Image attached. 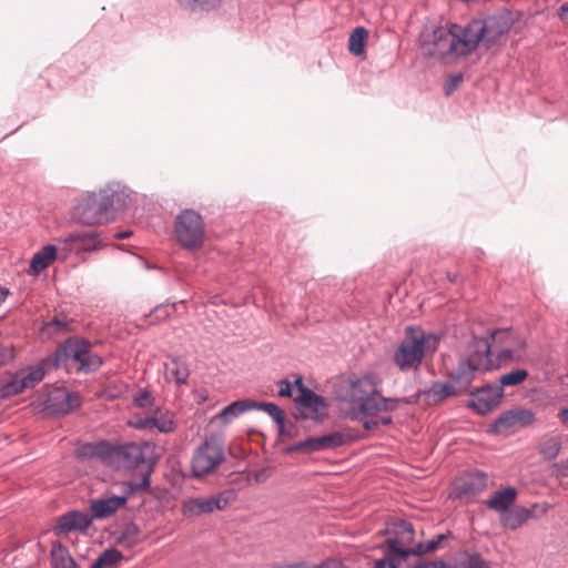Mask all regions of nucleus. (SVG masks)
I'll list each match as a JSON object with an SVG mask.
<instances>
[{
  "label": "nucleus",
  "instance_id": "55",
  "mask_svg": "<svg viewBox=\"0 0 568 568\" xmlns=\"http://www.w3.org/2000/svg\"><path fill=\"white\" fill-rule=\"evenodd\" d=\"M8 295H9V290L4 288V287H1L0 288V305L6 301Z\"/></svg>",
  "mask_w": 568,
  "mask_h": 568
},
{
  "label": "nucleus",
  "instance_id": "32",
  "mask_svg": "<svg viewBox=\"0 0 568 568\" xmlns=\"http://www.w3.org/2000/svg\"><path fill=\"white\" fill-rule=\"evenodd\" d=\"M95 448H97V450H95L94 458H98L102 463H104L111 467H114L116 446H113L104 440H101V442H97Z\"/></svg>",
  "mask_w": 568,
  "mask_h": 568
},
{
  "label": "nucleus",
  "instance_id": "61",
  "mask_svg": "<svg viewBox=\"0 0 568 568\" xmlns=\"http://www.w3.org/2000/svg\"><path fill=\"white\" fill-rule=\"evenodd\" d=\"M535 515H538L536 518L542 517L544 515H540V508L535 509Z\"/></svg>",
  "mask_w": 568,
  "mask_h": 568
},
{
  "label": "nucleus",
  "instance_id": "60",
  "mask_svg": "<svg viewBox=\"0 0 568 568\" xmlns=\"http://www.w3.org/2000/svg\"><path fill=\"white\" fill-rule=\"evenodd\" d=\"M3 393H4V385L0 387V399L9 397V396H2Z\"/></svg>",
  "mask_w": 568,
  "mask_h": 568
},
{
  "label": "nucleus",
  "instance_id": "18",
  "mask_svg": "<svg viewBox=\"0 0 568 568\" xmlns=\"http://www.w3.org/2000/svg\"><path fill=\"white\" fill-rule=\"evenodd\" d=\"M79 406V395L62 388L52 390L45 402V408L53 414H68Z\"/></svg>",
  "mask_w": 568,
  "mask_h": 568
},
{
  "label": "nucleus",
  "instance_id": "37",
  "mask_svg": "<svg viewBox=\"0 0 568 568\" xmlns=\"http://www.w3.org/2000/svg\"><path fill=\"white\" fill-rule=\"evenodd\" d=\"M446 539V536L444 534L437 535L434 539L428 540L424 544H418L415 547L414 555H424L427 552L435 551L436 549L440 548V544Z\"/></svg>",
  "mask_w": 568,
  "mask_h": 568
},
{
  "label": "nucleus",
  "instance_id": "36",
  "mask_svg": "<svg viewBox=\"0 0 568 568\" xmlns=\"http://www.w3.org/2000/svg\"><path fill=\"white\" fill-rule=\"evenodd\" d=\"M528 377V372L526 369H516L510 373L504 374L500 377L501 388L504 386H516L521 384Z\"/></svg>",
  "mask_w": 568,
  "mask_h": 568
},
{
  "label": "nucleus",
  "instance_id": "30",
  "mask_svg": "<svg viewBox=\"0 0 568 568\" xmlns=\"http://www.w3.org/2000/svg\"><path fill=\"white\" fill-rule=\"evenodd\" d=\"M389 410H375L374 414H367L364 419H359L366 430L377 428L379 425H390L392 417L387 414Z\"/></svg>",
  "mask_w": 568,
  "mask_h": 568
},
{
  "label": "nucleus",
  "instance_id": "49",
  "mask_svg": "<svg viewBox=\"0 0 568 568\" xmlns=\"http://www.w3.org/2000/svg\"><path fill=\"white\" fill-rule=\"evenodd\" d=\"M463 79L460 75L453 77L448 83L445 84V93L449 95L460 83Z\"/></svg>",
  "mask_w": 568,
  "mask_h": 568
},
{
  "label": "nucleus",
  "instance_id": "4",
  "mask_svg": "<svg viewBox=\"0 0 568 568\" xmlns=\"http://www.w3.org/2000/svg\"><path fill=\"white\" fill-rule=\"evenodd\" d=\"M495 366L490 357V345L487 339L480 338L468 348V357L462 361L457 368L450 373L449 381L458 395L469 390L476 372L487 371Z\"/></svg>",
  "mask_w": 568,
  "mask_h": 568
},
{
  "label": "nucleus",
  "instance_id": "19",
  "mask_svg": "<svg viewBox=\"0 0 568 568\" xmlns=\"http://www.w3.org/2000/svg\"><path fill=\"white\" fill-rule=\"evenodd\" d=\"M540 508V515H546L549 506L547 504H534L530 508L515 507L501 514V524L510 529H517L523 526L530 517H537L535 509Z\"/></svg>",
  "mask_w": 568,
  "mask_h": 568
},
{
  "label": "nucleus",
  "instance_id": "34",
  "mask_svg": "<svg viewBox=\"0 0 568 568\" xmlns=\"http://www.w3.org/2000/svg\"><path fill=\"white\" fill-rule=\"evenodd\" d=\"M68 327L69 323L65 318L55 317L43 325L42 335L45 337H51L55 334L68 332Z\"/></svg>",
  "mask_w": 568,
  "mask_h": 568
},
{
  "label": "nucleus",
  "instance_id": "25",
  "mask_svg": "<svg viewBox=\"0 0 568 568\" xmlns=\"http://www.w3.org/2000/svg\"><path fill=\"white\" fill-rule=\"evenodd\" d=\"M516 497L517 490L513 487H507L493 494L486 501V505L489 509L503 514L514 504Z\"/></svg>",
  "mask_w": 568,
  "mask_h": 568
},
{
  "label": "nucleus",
  "instance_id": "16",
  "mask_svg": "<svg viewBox=\"0 0 568 568\" xmlns=\"http://www.w3.org/2000/svg\"><path fill=\"white\" fill-rule=\"evenodd\" d=\"M504 390L501 386L487 385L471 393V407L479 414L485 415L496 408L503 397Z\"/></svg>",
  "mask_w": 568,
  "mask_h": 568
},
{
  "label": "nucleus",
  "instance_id": "47",
  "mask_svg": "<svg viewBox=\"0 0 568 568\" xmlns=\"http://www.w3.org/2000/svg\"><path fill=\"white\" fill-rule=\"evenodd\" d=\"M179 1L184 6L199 4V6L205 7V8L215 7L217 3L221 2V0H179Z\"/></svg>",
  "mask_w": 568,
  "mask_h": 568
},
{
  "label": "nucleus",
  "instance_id": "12",
  "mask_svg": "<svg viewBox=\"0 0 568 568\" xmlns=\"http://www.w3.org/2000/svg\"><path fill=\"white\" fill-rule=\"evenodd\" d=\"M393 532L395 537L388 538L386 541L388 552L402 558L414 555L415 548L412 547L414 529L412 524L399 520L394 524Z\"/></svg>",
  "mask_w": 568,
  "mask_h": 568
},
{
  "label": "nucleus",
  "instance_id": "3",
  "mask_svg": "<svg viewBox=\"0 0 568 568\" xmlns=\"http://www.w3.org/2000/svg\"><path fill=\"white\" fill-rule=\"evenodd\" d=\"M438 338L420 327L409 326L393 355L394 364L400 372L417 371L426 354L437 349Z\"/></svg>",
  "mask_w": 568,
  "mask_h": 568
},
{
  "label": "nucleus",
  "instance_id": "15",
  "mask_svg": "<svg viewBox=\"0 0 568 568\" xmlns=\"http://www.w3.org/2000/svg\"><path fill=\"white\" fill-rule=\"evenodd\" d=\"M343 435L332 433L320 437H310L288 447L290 453L312 454L338 447L343 444Z\"/></svg>",
  "mask_w": 568,
  "mask_h": 568
},
{
  "label": "nucleus",
  "instance_id": "54",
  "mask_svg": "<svg viewBox=\"0 0 568 568\" xmlns=\"http://www.w3.org/2000/svg\"><path fill=\"white\" fill-rule=\"evenodd\" d=\"M558 418L560 423L568 428V407L559 410Z\"/></svg>",
  "mask_w": 568,
  "mask_h": 568
},
{
  "label": "nucleus",
  "instance_id": "29",
  "mask_svg": "<svg viewBox=\"0 0 568 568\" xmlns=\"http://www.w3.org/2000/svg\"><path fill=\"white\" fill-rule=\"evenodd\" d=\"M367 36V30L363 27L353 30L348 39V50L352 54L362 55L364 53Z\"/></svg>",
  "mask_w": 568,
  "mask_h": 568
},
{
  "label": "nucleus",
  "instance_id": "52",
  "mask_svg": "<svg viewBox=\"0 0 568 568\" xmlns=\"http://www.w3.org/2000/svg\"><path fill=\"white\" fill-rule=\"evenodd\" d=\"M558 17L565 24H568V2L562 3L558 9Z\"/></svg>",
  "mask_w": 568,
  "mask_h": 568
},
{
  "label": "nucleus",
  "instance_id": "26",
  "mask_svg": "<svg viewBox=\"0 0 568 568\" xmlns=\"http://www.w3.org/2000/svg\"><path fill=\"white\" fill-rule=\"evenodd\" d=\"M255 404L250 400H236L230 405H227L222 412L219 414V418L224 423L229 424L234 418L239 417L246 410L253 408Z\"/></svg>",
  "mask_w": 568,
  "mask_h": 568
},
{
  "label": "nucleus",
  "instance_id": "17",
  "mask_svg": "<svg viewBox=\"0 0 568 568\" xmlns=\"http://www.w3.org/2000/svg\"><path fill=\"white\" fill-rule=\"evenodd\" d=\"M535 422V415L526 408H516L503 413L495 423L498 432L516 430L531 425Z\"/></svg>",
  "mask_w": 568,
  "mask_h": 568
},
{
  "label": "nucleus",
  "instance_id": "38",
  "mask_svg": "<svg viewBox=\"0 0 568 568\" xmlns=\"http://www.w3.org/2000/svg\"><path fill=\"white\" fill-rule=\"evenodd\" d=\"M560 450V443L556 438L546 439L540 445V453L548 459L557 457Z\"/></svg>",
  "mask_w": 568,
  "mask_h": 568
},
{
  "label": "nucleus",
  "instance_id": "21",
  "mask_svg": "<svg viewBox=\"0 0 568 568\" xmlns=\"http://www.w3.org/2000/svg\"><path fill=\"white\" fill-rule=\"evenodd\" d=\"M91 526V518L80 511H71L59 517L55 531L57 534H68L77 530H85Z\"/></svg>",
  "mask_w": 568,
  "mask_h": 568
},
{
  "label": "nucleus",
  "instance_id": "44",
  "mask_svg": "<svg viewBox=\"0 0 568 568\" xmlns=\"http://www.w3.org/2000/svg\"><path fill=\"white\" fill-rule=\"evenodd\" d=\"M134 404L138 407L144 408L152 404V396L149 392H139L134 397Z\"/></svg>",
  "mask_w": 568,
  "mask_h": 568
},
{
  "label": "nucleus",
  "instance_id": "23",
  "mask_svg": "<svg viewBox=\"0 0 568 568\" xmlns=\"http://www.w3.org/2000/svg\"><path fill=\"white\" fill-rule=\"evenodd\" d=\"M190 375L186 362L179 356L170 357L164 364V376L168 382H174L178 385L185 384Z\"/></svg>",
  "mask_w": 568,
  "mask_h": 568
},
{
  "label": "nucleus",
  "instance_id": "13",
  "mask_svg": "<svg viewBox=\"0 0 568 568\" xmlns=\"http://www.w3.org/2000/svg\"><path fill=\"white\" fill-rule=\"evenodd\" d=\"M44 368L42 365L23 369L16 374L10 382L4 384V393L2 396H14L22 393L27 388H33L44 377Z\"/></svg>",
  "mask_w": 568,
  "mask_h": 568
},
{
  "label": "nucleus",
  "instance_id": "6",
  "mask_svg": "<svg viewBox=\"0 0 568 568\" xmlns=\"http://www.w3.org/2000/svg\"><path fill=\"white\" fill-rule=\"evenodd\" d=\"M174 235L182 247L200 248L205 239V225L201 214L192 209L181 211L174 221Z\"/></svg>",
  "mask_w": 568,
  "mask_h": 568
},
{
  "label": "nucleus",
  "instance_id": "28",
  "mask_svg": "<svg viewBox=\"0 0 568 568\" xmlns=\"http://www.w3.org/2000/svg\"><path fill=\"white\" fill-rule=\"evenodd\" d=\"M103 191H108L113 195L110 200L105 201V216L109 221L111 213L121 211L126 206L129 195L124 191H116L111 187H106Z\"/></svg>",
  "mask_w": 568,
  "mask_h": 568
},
{
  "label": "nucleus",
  "instance_id": "9",
  "mask_svg": "<svg viewBox=\"0 0 568 568\" xmlns=\"http://www.w3.org/2000/svg\"><path fill=\"white\" fill-rule=\"evenodd\" d=\"M154 446L151 443H129L116 446L114 468H133L152 463Z\"/></svg>",
  "mask_w": 568,
  "mask_h": 568
},
{
  "label": "nucleus",
  "instance_id": "41",
  "mask_svg": "<svg viewBox=\"0 0 568 568\" xmlns=\"http://www.w3.org/2000/svg\"><path fill=\"white\" fill-rule=\"evenodd\" d=\"M297 394V386L287 381H281L278 385V395L282 397H295Z\"/></svg>",
  "mask_w": 568,
  "mask_h": 568
},
{
  "label": "nucleus",
  "instance_id": "7",
  "mask_svg": "<svg viewBox=\"0 0 568 568\" xmlns=\"http://www.w3.org/2000/svg\"><path fill=\"white\" fill-rule=\"evenodd\" d=\"M225 459L224 448L216 439L211 438L199 446L192 456V474L201 478L212 474Z\"/></svg>",
  "mask_w": 568,
  "mask_h": 568
},
{
  "label": "nucleus",
  "instance_id": "62",
  "mask_svg": "<svg viewBox=\"0 0 568 568\" xmlns=\"http://www.w3.org/2000/svg\"><path fill=\"white\" fill-rule=\"evenodd\" d=\"M67 568H79V567H78V566H77V564L73 561V562H72V565H71V567H67Z\"/></svg>",
  "mask_w": 568,
  "mask_h": 568
},
{
  "label": "nucleus",
  "instance_id": "59",
  "mask_svg": "<svg viewBox=\"0 0 568 568\" xmlns=\"http://www.w3.org/2000/svg\"><path fill=\"white\" fill-rule=\"evenodd\" d=\"M91 568H104V566L102 565V562H100V560H99V559H97V560L92 564Z\"/></svg>",
  "mask_w": 568,
  "mask_h": 568
},
{
  "label": "nucleus",
  "instance_id": "35",
  "mask_svg": "<svg viewBox=\"0 0 568 568\" xmlns=\"http://www.w3.org/2000/svg\"><path fill=\"white\" fill-rule=\"evenodd\" d=\"M258 408L267 413L280 428V433L284 432L285 414L284 412L273 403H262Z\"/></svg>",
  "mask_w": 568,
  "mask_h": 568
},
{
  "label": "nucleus",
  "instance_id": "48",
  "mask_svg": "<svg viewBox=\"0 0 568 568\" xmlns=\"http://www.w3.org/2000/svg\"><path fill=\"white\" fill-rule=\"evenodd\" d=\"M87 236H88V235H87V234H84V233H72V234H70L68 237H65V239L63 240V243H64L65 245H68V244L81 243V242H84V241H85Z\"/></svg>",
  "mask_w": 568,
  "mask_h": 568
},
{
  "label": "nucleus",
  "instance_id": "11",
  "mask_svg": "<svg viewBox=\"0 0 568 568\" xmlns=\"http://www.w3.org/2000/svg\"><path fill=\"white\" fill-rule=\"evenodd\" d=\"M295 385L297 386L295 402L303 409L302 417L314 420L325 418L327 415V404L325 399L313 390L304 387L302 378H297Z\"/></svg>",
  "mask_w": 568,
  "mask_h": 568
},
{
  "label": "nucleus",
  "instance_id": "43",
  "mask_svg": "<svg viewBox=\"0 0 568 568\" xmlns=\"http://www.w3.org/2000/svg\"><path fill=\"white\" fill-rule=\"evenodd\" d=\"M95 445H97V443H88V444L81 445L77 449V453L82 458H94L95 450H97Z\"/></svg>",
  "mask_w": 568,
  "mask_h": 568
},
{
  "label": "nucleus",
  "instance_id": "51",
  "mask_svg": "<svg viewBox=\"0 0 568 568\" xmlns=\"http://www.w3.org/2000/svg\"><path fill=\"white\" fill-rule=\"evenodd\" d=\"M375 568H396L393 559L384 558L375 562Z\"/></svg>",
  "mask_w": 568,
  "mask_h": 568
},
{
  "label": "nucleus",
  "instance_id": "42",
  "mask_svg": "<svg viewBox=\"0 0 568 568\" xmlns=\"http://www.w3.org/2000/svg\"><path fill=\"white\" fill-rule=\"evenodd\" d=\"M129 425L136 429H151V416L150 417L134 416L129 420Z\"/></svg>",
  "mask_w": 568,
  "mask_h": 568
},
{
  "label": "nucleus",
  "instance_id": "31",
  "mask_svg": "<svg viewBox=\"0 0 568 568\" xmlns=\"http://www.w3.org/2000/svg\"><path fill=\"white\" fill-rule=\"evenodd\" d=\"M73 558L70 556L68 549L62 545L53 546L51 550V564L53 568L71 567Z\"/></svg>",
  "mask_w": 568,
  "mask_h": 568
},
{
  "label": "nucleus",
  "instance_id": "8",
  "mask_svg": "<svg viewBox=\"0 0 568 568\" xmlns=\"http://www.w3.org/2000/svg\"><path fill=\"white\" fill-rule=\"evenodd\" d=\"M112 193L101 191L99 194H84L74 207V216L88 225L101 224L108 221L105 216V201L112 197Z\"/></svg>",
  "mask_w": 568,
  "mask_h": 568
},
{
  "label": "nucleus",
  "instance_id": "45",
  "mask_svg": "<svg viewBox=\"0 0 568 568\" xmlns=\"http://www.w3.org/2000/svg\"><path fill=\"white\" fill-rule=\"evenodd\" d=\"M465 568H489V565L479 555H471L468 557Z\"/></svg>",
  "mask_w": 568,
  "mask_h": 568
},
{
  "label": "nucleus",
  "instance_id": "20",
  "mask_svg": "<svg viewBox=\"0 0 568 568\" xmlns=\"http://www.w3.org/2000/svg\"><path fill=\"white\" fill-rule=\"evenodd\" d=\"M504 337L511 339L513 342L499 353L500 361H524L527 346L526 341L521 337H514L508 331H496L493 334L494 341H499Z\"/></svg>",
  "mask_w": 568,
  "mask_h": 568
},
{
  "label": "nucleus",
  "instance_id": "2",
  "mask_svg": "<svg viewBox=\"0 0 568 568\" xmlns=\"http://www.w3.org/2000/svg\"><path fill=\"white\" fill-rule=\"evenodd\" d=\"M379 379L367 374L361 377L349 379L342 386L339 397L343 402L353 405L347 412L352 419H364L367 414H374L375 410H395L399 404H409L405 398H383L377 397Z\"/></svg>",
  "mask_w": 568,
  "mask_h": 568
},
{
  "label": "nucleus",
  "instance_id": "33",
  "mask_svg": "<svg viewBox=\"0 0 568 568\" xmlns=\"http://www.w3.org/2000/svg\"><path fill=\"white\" fill-rule=\"evenodd\" d=\"M429 394L437 402H442L452 396H458L449 379L446 383H435L432 386Z\"/></svg>",
  "mask_w": 568,
  "mask_h": 568
},
{
  "label": "nucleus",
  "instance_id": "58",
  "mask_svg": "<svg viewBox=\"0 0 568 568\" xmlns=\"http://www.w3.org/2000/svg\"><path fill=\"white\" fill-rule=\"evenodd\" d=\"M131 235V232L130 231H125V232H121V233H116L115 237L116 239H126Z\"/></svg>",
  "mask_w": 568,
  "mask_h": 568
},
{
  "label": "nucleus",
  "instance_id": "5",
  "mask_svg": "<svg viewBox=\"0 0 568 568\" xmlns=\"http://www.w3.org/2000/svg\"><path fill=\"white\" fill-rule=\"evenodd\" d=\"M55 365H75L78 371H97L102 365L101 357L92 353L91 344L80 337H71L59 345L54 353Z\"/></svg>",
  "mask_w": 568,
  "mask_h": 568
},
{
  "label": "nucleus",
  "instance_id": "39",
  "mask_svg": "<svg viewBox=\"0 0 568 568\" xmlns=\"http://www.w3.org/2000/svg\"><path fill=\"white\" fill-rule=\"evenodd\" d=\"M139 540V528L135 525H128L121 536V544L126 547H133Z\"/></svg>",
  "mask_w": 568,
  "mask_h": 568
},
{
  "label": "nucleus",
  "instance_id": "24",
  "mask_svg": "<svg viewBox=\"0 0 568 568\" xmlns=\"http://www.w3.org/2000/svg\"><path fill=\"white\" fill-rule=\"evenodd\" d=\"M57 246L51 244L43 246L31 258L30 273L38 275L40 272L49 267V265L57 258Z\"/></svg>",
  "mask_w": 568,
  "mask_h": 568
},
{
  "label": "nucleus",
  "instance_id": "14",
  "mask_svg": "<svg viewBox=\"0 0 568 568\" xmlns=\"http://www.w3.org/2000/svg\"><path fill=\"white\" fill-rule=\"evenodd\" d=\"M229 504V499L223 495L209 498H187L182 504V513L185 517H195L203 514H210L214 510H222Z\"/></svg>",
  "mask_w": 568,
  "mask_h": 568
},
{
  "label": "nucleus",
  "instance_id": "40",
  "mask_svg": "<svg viewBox=\"0 0 568 568\" xmlns=\"http://www.w3.org/2000/svg\"><path fill=\"white\" fill-rule=\"evenodd\" d=\"M122 555L116 549H108L105 550L98 559L104 567L111 566L120 561Z\"/></svg>",
  "mask_w": 568,
  "mask_h": 568
},
{
  "label": "nucleus",
  "instance_id": "10",
  "mask_svg": "<svg viewBox=\"0 0 568 568\" xmlns=\"http://www.w3.org/2000/svg\"><path fill=\"white\" fill-rule=\"evenodd\" d=\"M488 477L486 474L475 470L457 477L450 487L452 498L470 500L487 488Z\"/></svg>",
  "mask_w": 568,
  "mask_h": 568
},
{
  "label": "nucleus",
  "instance_id": "22",
  "mask_svg": "<svg viewBox=\"0 0 568 568\" xmlns=\"http://www.w3.org/2000/svg\"><path fill=\"white\" fill-rule=\"evenodd\" d=\"M126 497L112 496L108 498L97 499L91 503L90 509L94 518H106L113 515L118 509L124 506Z\"/></svg>",
  "mask_w": 568,
  "mask_h": 568
},
{
  "label": "nucleus",
  "instance_id": "27",
  "mask_svg": "<svg viewBox=\"0 0 568 568\" xmlns=\"http://www.w3.org/2000/svg\"><path fill=\"white\" fill-rule=\"evenodd\" d=\"M155 427L161 433H172L176 427L174 415L168 410L156 409L151 416V428Z\"/></svg>",
  "mask_w": 568,
  "mask_h": 568
},
{
  "label": "nucleus",
  "instance_id": "53",
  "mask_svg": "<svg viewBox=\"0 0 568 568\" xmlns=\"http://www.w3.org/2000/svg\"><path fill=\"white\" fill-rule=\"evenodd\" d=\"M13 358L12 349L10 348H2L0 353V364H4L6 362Z\"/></svg>",
  "mask_w": 568,
  "mask_h": 568
},
{
  "label": "nucleus",
  "instance_id": "57",
  "mask_svg": "<svg viewBox=\"0 0 568 568\" xmlns=\"http://www.w3.org/2000/svg\"><path fill=\"white\" fill-rule=\"evenodd\" d=\"M560 470L564 476H568V460L561 464Z\"/></svg>",
  "mask_w": 568,
  "mask_h": 568
},
{
  "label": "nucleus",
  "instance_id": "1",
  "mask_svg": "<svg viewBox=\"0 0 568 568\" xmlns=\"http://www.w3.org/2000/svg\"><path fill=\"white\" fill-rule=\"evenodd\" d=\"M508 12H499L484 19H474L466 26L447 23L426 27L419 37L424 54L446 62L466 58L481 44L486 49L496 44L513 26Z\"/></svg>",
  "mask_w": 568,
  "mask_h": 568
},
{
  "label": "nucleus",
  "instance_id": "46",
  "mask_svg": "<svg viewBox=\"0 0 568 568\" xmlns=\"http://www.w3.org/2000/svg\"><path fill=\"white\" fill-rule=\"evenodd\" d=\"M172 307L169 305H160L154 308L151 316H154L158 321H164L171 314Z\"/></svg>",
  "mask_w": 568,
  "mask_h": 568
},
{
  "label": "nucleus",
  "instance_id": "56",
  "mask_svg": "<svg viewBox=\"0 0 568 568\" xmlns=\"http://www.w3.org/2000/svg\"><path fill=\"white\" fill-rule=\"evenodd\" d=\"M149 476L148 475H144L143 476V479H142V484L138 487V488H148L149 487Z\"/></svg>",
  "mask_w": 568,
  "mask_h": 568
},
{
  "label": "nucleus",
  "instance_id": "50",
  "mask_svg": "<svg viewBox=\"0 0 568 568\" xmlns=\"http://www.w3.org/2000/svg\"><path fill=\"white\" fill-rule=\"evenodd\" d=\"M315 568H344V566L339 560L328 559L320 565H315Z\"/></svg>",
  "mask_w": 568,
  "mask_h": 568
}]
</instances>
